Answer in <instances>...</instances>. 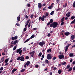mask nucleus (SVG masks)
Returning a JSON list of instances; mask_svg holds the SVG:
<instances>
[{
	"label": "nucleus",
	"mask_w": 75,
	"mask_h": 75,
	"mask_svg": "<svg viewBox=\"0 0 75 75\" xmlns=\"http://www.w3.org/2000/svg\"><path fill=\"white\" fill-rule=\"evenodd\" d=\"M58 25V23L56 22H53V23L50 25V27H53V28H56Z\"/></svg>",
	"instance_id": "f257e3e1"
},
{
	"label": "nucleus",
	"mask_w": 75,
	"mask_h": 75,
	"mask_svg": "<svg viewBox=\"0 0 75 75\" xmlns=\"http://www.w3.org/2000/svg\"><path fill=\"white\" fill-rule=\"evenodd\" d=\"M21 50V49L20 48L19 49H18L16 51V53H19V54H20V55H21L22 52L23 51V50Z\"/></svg>",
	"instance_id": "f03ea898"
},
{
	"label": "nucleus",
	"mask_w": 75,
	"mask_h": 75,
	"mask_svg": "<svg viewBox=\"0 0 75 75\" xmlns=\"http://www.w3.org/2000/svg\"><path fill=\"white\" fill-rule=\"evenodd\" d=\"M45 42L43 40H42V42H40L39 43V45L42 47H43V45H45Z\"/></svg>",
	"instance_id": "7ed1b4c3"
},
{
	"label": "nucleus",
	"mask_w": 75,
	"mask_h": 75,
	"mask_svg": "<svg viewBox=\"0 0 75 75\" xmlns=\"http://www.w3.org/2000/svg\"><path fill=\"white\" fill-rule=\"evenodd\" d=\"M47 59H51L52 58V56H51V54H48L47 57Z\"/></svg>",
	"instance_id": "20e7f679"
},
{
	"label": "nucleus",
	"mask_w": 75,
	"mask_h": 75,
	"mask_svg": "<svg viewBox=\"0 0 75 75\" xmlns=\"http://www.w3.org/2000/svg\"><path fill=\"white\" fill-rule=\"evenodd\" d=\"M53 20L52 19H51L50 20V22L47 23V25H50V24H52V23H53Z\"/></svg>",
	"instance_id": "39448f33"
},
{
	"label": "nucleus",
	"mask_w": 75,
	"mask_h": 75,
	"mask_svg": "<svg viewBox=\"0 0 75 75\" xmlns=\"http://www.w3.org/2000/svg\"><path fill=\"white\" fill-rule=\"evenodd\" d=\"M24 57V55H22L21 57L20 61H25L24 57Z\"/></svg>",
	"instance_id": "423d86ee"
},
{
	"label": "nucleus",
	"mask_w": 75,
	"mask_h": 75,
	"mask_svg": "<svg viewBox=\"0 0 75 75\" xmlns=\"http://www.w3.org/2000/svg\"><path fill=\"white\" fill-rule=\"evenodd\" d=\"M18 38V36H15L14 37H12L11 38V40L12 41H14L15 40H17Z\"/></svg>",
	"instance_id": "0eeeda50"
},
{
	"label": "nucleus",
	"mask_w": 75,
	"mask_h": 75,
	"mask_svg": "<svg viewBox=\"0 0 75 75\" xmlns=\"http://www.w3.org/2000/svg\"><path fill=\"white\" fill-rule=\"evenodd\" d=\"M59 59H61L64 58V55L62 54H61L59 56Z\"/></svg>",
	"instance_id": "6e6552de"
},
{
	"label": "nucleus",
	"mask_w": 75,
	"mask_h": 75,
	"mask_svg": "<svg viewBox=\"0 0 75 75\" xmlns=\"http://www.w3.org/2000/svg\"><path fill=\"white\" fill-rule=\"evenodd\" d=\"M34 53H35V51H33V52L30 53V55H31V57H34Z\"/></svg>",
	"instance_id": "1a4fd4ad"
},
{
	"label": "nucleus",
	"mask_w": 75,
	"mask_h": 75,
	"mask_svg": "<svg viewBox=\"0 0 75 75\" xmlns=\"http://www.w3.org/2000/svg\"><path fill=\"white\" fill-rule=\"evenodd\" d=\"M38 6L39 8H41L42 7V4H41V3H38Z\"/></svg>",
	"instance_id": "9d476101"
},
{
	"label": "nucleus",
	"mask_w": 75,
	"mask_h": 75,
	"mask_svg": "<svg viewBox=\"0 0 75 75\" xmlns=\"http://www.w3.org/2000/svg\"><path fill=\"white\" fill-rule=\"evenodd\" d=\"M64 34L66 36H68L70 34V33L69 32H66L64 33Z\"/></svg>",
	"instance_id": "9b49d317"
},
{
	"label": "nucleus",
	"mask_w": 75,
	"mask_h": 75,
	"mask_svg": "<svg viewBox=\"0 0 75 75\" xmlns=\"http://www.w3.org/2000/svg\"><path fill=\"white\" fill-rule=\"evenodd\" d=\"M45 62L46 64H49V61H48V59H46L45 61Z\"/></svg>",
	"instance_id": "f8f14e48"
},
{
	"label": "nucleus",
	"mask_w": 75,
	"mask_h": 75,
	"mask_svg": "<svg viewBox=\"0 0 75 75\" xmlns=\"http://www.w3.org/2000/svg\"><path fill=\"white\" fill-rule=\"evenodd\" d=\"M71 38L72 40H74L75 39V36H74V35H73L71 36Z\"/></svg>",
	"instance_id": "ddd939ff"
},
{
	"label": "nucleus",
	"mask_w": 75,
	"mask_h": 75,
	"mask_svg": "<svg viewBox=\"0 0 75 75\" xmlns=\"http://www.w3.org/2000/svg\"><path fill=\"white\" fill-rule=\"evenodd\" d=\"M73 55H74V53H71L69 54V56L70 57H72Z\"/></svg>",
	"instance_id": "4468645a"
},
{
	"label": "nucleus",
	"mask_w": 75,
	"mask_h": 75,
	"mask_svg": "<svg viewBox=\"0 0 75 75\" xmlns=\"http://www.w3.org/2000/svg\"><path fill=\"white\" fill-rule=\"evenodd\" d=\"M17 71V69H13L12 71V74H14V72H15V71Z\"/></svg>",
	"instance_id": "2eb2a0df"
},
{
	"label": "nucleus",
	"mask_w": 75,
	"mask_h": 75,
	"mask_svg": "<svg viewBox=\"0 0 75 75\" xmlns=\"http://www.w3.org/2000/svg\"><path fill=\"white\" fill-rule=\"evenodd\" d=\"M71 65H70V64H68L66 68V69H68L69 68H70V67Z\"/></svg>",
	"instance_id": "dca6fc26"
},
{
	"label": "nucleus",
	"mask_w": 75,
	"mask_h": 75,
	"mask_svg": "<svg viewBox=\"0 0 75 75\" xmlns=\"http://www.w3.org/2000/svg\"><path fill=\"white\" fill-rule=\"evenodd\" d=\"M8 60H9V58H8L5 60V63H7L8 62Z\"/></svg>",
	"instance_id": "f3484780"
},
{
	"label": "nucleus",
	"mask_w": 75,
	"mask_h": 75,
	"mask_svg": "<svg viewBox=\"0 0 75 75\" xmlns=\"http://www.w3.org/2000/svg\"><path fill=\"white\" fill-rule=\"evenodd\" d=\"M30 64V62L28 61L27 62V63H26V64L27 65V66H28Z\"/></svg>",
	"instance_id": "a211bd4d"
},
{
	"label": "nucleus",
	"mask_w": 75,
	"mask_h": 75,
	"mask_svg": "<svg viewBox=\"0 0 75 75\" xmlns=\"http://www.w3.org/2000/svg\"><path fill=\"white\" fill-rule=\"evenodd\" d=\"M17 42H18V40H15L14 43H13V44L14 45H16V44H17Z\"/></svg>",
	"instance_id": "6ab92c4d"
},
{
	"label": "nucleus",
	"mask_w": 75,
	"mask_h": 75,
	"mask_svg": "<svg viewBox=\"0 0 75 75\" xmlns=\"http://www.w3.org/2000/svg\"><path fill=\"white\" fill-rule=\"evenodd\" d=\"M53 8V6H51V5L50 6L48 7L49 9H52Z\"/></svg>",
	"instance_id": "aec40b11"
},
{
	"label": "nucleus",
	"mask_w": 75,
	"mask_h": 75,
	"mask_svg": "<svg viewBox=\"0 0 75 75\" xmlns=\"http://www.w3.org/2000/svg\"><path fill=\"white\" fill-rule=\"evenodd\" d=\"M67 5H68V4H67V3H65L64 4V5H63V7H64V8H65V7H67Z\"/></svg>",
	"instance_id": "412c9836"
},
{
	"label": "nucleus",
	"mask_w": 75,
	"mask_h": 75,
	"mask_svg": "<svg viewBox=\"0 0 75 75\" xmlns=\"http://www.w3.org/2000/svg\"><path fill=\"white\" fill-rule=\"evenodd\" d=\"M72 69V67H70V68L69 69L67 70L68 72H70L71 70Z\"/></svg>",
	"instance_id": "4be33fe9"
},
{
	"label": "nucleus",
	"mask_w": 75,
	"mask_h": 75,
	"mask_svg": "<svg viewBox=\"0 0 75 75\" xmlns=\"http://www.w3.org/2000/svg\"><path fill=\"white\" fill-rule=\"evenodd\" d=\"M74 18H75V17L74 16H72L71 18V20H74Z\"/></svg>",
	"instance_id": "5701e85b"
},
{
	"label": "nucleus",
	"mask_w": 75,
	"mask_h": 75,
	"mask_svg": "<svg viewBox=\"0 0 75 75\" xmlns=\"http://www.w3.org/2000/svg\"><path fill=\"white\" fill-rule=\"evenodd\" d=\"M61 72H62V71H61V70H59L58 71V73L59 74H61Z\"/></svg>",
	"instance_id": "b1692460"
},
{
	"label": "nucleus",
	"mask_w": 75,
	"mask_h": 75,
	"mask_svg": "<svg viewBox=\"0 0 75 75\" xmlns=\"http://www.w3.org/2000/svg\"><path fill=\"white\" fill-rule=\"evenodd\" d=\"M30 38H29L27 39L24 42V43L27 42H28V41H30Z\"/></svg>",
	"instance_id": "393cba45"
},
{
	"label": "nucleus",
	"mask_w": 75,
	"mask_h": 75,
	"mask_svg": "<svg viewBox=\"0 0 75 75\" xmlns=\"http://www.w3.org/2000/svg\"><path fill=\"white\" fill-rule=\"evenodd\" d=\"M17 20L18 21H20V16L17 17Z\"/></svg>",
	"instance_id": "a878e982"
},
{
	"label": "nucleus",
	"mask_w": 75,
	"mask_h": 75,
	"mask_svg": "<svg viewBox=\"0 0 75 75\" xmlns=\"http://www.w3.org/2000/svg\"><path fill=\"white\" fill-rule=\"evenodd\" d=\"M25 69H23L21 70V72H25Z\"/></svg>",
	"instance_id": "bb28decb"
},
{
	"label": "nucleus",
	"mask_w": 75,
	"mask_h": 75,
	"mask_svg": "<svg viewBox=\"0 0 75 75\" xmlns=\"http://www.w3.org/2000/svg\"><path fill=\"white\" fill-rule=\"evenodd\" d=\"M41 55H42V53L40 52L38 54V57H41Z\"/></svg>",
	"instance_id": "cd10ccee"
},
{
	"label": "nucleus",
	"mask_w": 75,
	"mask_h": 75,
	"mask_svg": "<svg viewBox=\"0 0 75 75\" xmlns=\"http://www.w3.org/2000/svg\"><path fill=\"white\" fill-rule=\"evenodd\" d=\"M30 19H28L27 21L26 22V23L27 24H28V23L30 22Z\"/></svg>",
	"instance_id": "c85d7f7f"
},
{
	"label": "nucleus",
	"mask_w": 75,
	"mask_h": 75,
	"mask_svg": "<svg viewBox=\"0 0 75 75\" xmlns=\"http://www.w3.org/2000/svg\"><path fill=\"white\" fill-rule=\"evenodd\" d=\"M34 37H35V36H34V35H33L30 37V38L32 39V38H34Z\"/></svg>",
	"instance_id": "c756f323"
},
{
	"label": "nucleus",
	"mask_w": 75,
	"mask_h": 75,
	"mask_svg": "<svg viewBox=\"0 0 75 75\" xmlns=\"http://www.w3.org/2000/svg\"><path fill=\"white\" fill-rule=\"evenodd\" d=\"M26 47H24L23 48V51L24 52H25L26 51Z\"/></svg>",
	"instance_id": "7c9ffc66"
},
{
	"label": "nucleus",
	"mask_w": 75,
	"mask_h": 75,
	"mask_svg": "<svg viewBox=\"0 0 75 75\" xmlns=\"http://www.w3.org/2000/svg\"><path fill=\"white\" fill-rule=\"evenodd\" d=\"M16 48H17V47H16V46H15L13 49V51H14V50H16Z\"/></svg>",
	"instance_id": "2f4dec72"
},
{
	"label": "nucleus",
	"mask_w": 75,
	"mask_h": 75,
	"mask_svg": "<svg viewBox=\"0 0 75 75\" xmlns=\"http://www.w3.org/2000/svg\"><path fill=\"white\" fill-rule=\"evenodd\" d=\"M68 50V47H66V49L65 50V52H67V50Z\"/></svg>",
	"instance_id": "473e14b6"
},
{
	"label": "nucleus",
	"mask_w": 75,
	"mask_h": 75,
	"mask_svg": "<svg viewBox=\"0 0 75 75\" xmlns=\"http://www.w3.org/2000/svg\"><path fill=\"white\" fill-rule=\"evenodd\" d=\"M48 15H49V13H46L45 16L47 17V16H48Z\"/></svg>",
	"instance_id": "72a5a7b5"
},
{
	"label": "nucleus",
	"mask_w": 75,
	"mask_h": 75,
	"mask_svg": "<svg viewBox=\"0 0 75 75\" xmlns=\"http://www.w3.org/2000/svg\"><path fill=\"white\" fill-rule=\"evenodd\" d=\"M72 6L73 7L75 8V1H74V2L73 3Z\"/></svg>",
	"instance_id": "f704fd0d"
},
{
	"label": "nucleus",
	"mask_w": 75,
	"mask_h": 75,
	"mask_svg": "<svg viewBox=\"0 0 75 75\" xmlns=\"http://www.w3.org/2000/svg\"><path fill=\"white\" fill-rule=\"evenodd\" d=\"M54 13V11H53L50 13V15H53Z\"/></svg>",
	"instance_id": "c9c22d12"
},
{
	"label": "nucleus",
	"mask_w": 75,
	"mask_h": 75,
	"mask_svg": "<svg viewBox=\"0 0 75 75\" xmlns=\"http://www.w3.org/2000/svg\"><path fill=\"white\" fill-rule=\"evenodd\" d=\"M62 23H61L60 24V25H63L64 24H65V22H61Z\"/></svg>",
	"instance_id": "e433bc0d"
},
{
	"label": "nucleus",
	"mask_w": 75,
	"mask_h": 75,
	"mask_svg": "<svg viewBox=\"0 0 75 75\" xmlns=\"http://www.w3.org/2000/svg\"><path fill=\"white\" fill-rule=\"evenodd\" d=\"M30 26H31V22H30L29 23L28 26V28H29V27H30Z\"/></svg>",
	"instance_id": "4c0bfd02"
},
{
	"label": "nucleus",
	"mask_w": 75,
	"mask_h": 75,
	"mask_svg": "<svg viewBox=\"0 0 75 75\" xmlns=\"http://www.w3.org/2000/svg\"><path fill=\"white\" fill-rule=\"evenodd\" d=\"M27 6H28V7H30L31 6V4H28Z\"/></svg>",
	"instance_id": "58836bf2"
},
{
	"label": "nucleus",
	"mask_w": 75,
	"mask_h": 75,
	"mask_svg": "<svg viewBox=\"0 0 75 75\" xmlns=\"http://www.w3.org/2000/svg\"><path fill=\"white\" fill-rule=\"evenodd\" d=\"M21 59V56H20L19 57H18L17 59V60H18V61H19V60H20V59Z\"/></svg>",
	"instance_id": "ea45409f"
},
{
	"label": "nucleus",
	"mask_w": 75,
	"mask_h": 75,
	"mask_svg": "<svg viewBox=\"0 0 75 75\" xmlns=\"http://www.w3.org/2000/svg\"><path fill=\"white\" fill-rule=\"evenodd\" d=\"M33 17H34V14H31V16H30L31 18H33Z\"/></svg>",
	"instance_id": "a19ab883"
},
{
	"label": "nucleus",
	"mask_w": 75,
	"mask_h": 75,
	"mask_svg": "<svg viewBox=\"0 0 75 75\" xmlns=\"http://www.w3.org/2000/svg\"><path fill=\"white\" fill-rule=\"evenodd\" d=\"M51 49H48L47 51V52H51Z\"/></svg>",
	"instance_id": "79ce46f5"
},
{
	"label": "nucleus",
	"mask_w": 75,
	"mask_h": 75,
	"mask_svg": "<svg viewBox=\"0 0 75 75\" xmlns=\"http://www.w3.org/2000/svg\"><path fill=\"white\" fill-rule=\"evenodd\" d=\"M45 20V19L44 18H43L42 17V18L41 19V20L42 21H44Z\"/></svg>",
	"instance_id": "37998d69"
},
{
	"label": "nucleus",
	"mask_w": 75,
	"mask_h": 75,
	"mask_svg": "<svg viewBox=\"0 0 75 75\" xmlns=\"http://www.w3.org/2000/svg\"><path fill=\"white\" fill-rule=\"evenodd\" d=\"M66 16H67V17H70V14H68L67 13L66 14Z\"/></svg>",
	"instance_id": "c03bdc74"
},
{
	"label": "nucleus",
	"mask_w": 75,
	"mask_h": 75,
	"mask_svg": "<svg viewBox=\"0 0 75 75\" xmlns=\"http://www.w3.org/2000/svg\"><path fill=\"white\" fill-rule=\"evenodd\" d=\"M57 59V57H54L52 58L53 60H55V59Z\"/></svg>",
	"instance_id": "a18cd8bd"
},
{
	"label": "nucleus",
	"mask_w": 75,
	"mask_h": 75,
	"mask_svg": "<svg viewBox=\"0 0 75 75\" xmlns=\"http://www.w3.org/2000/svg\"><path fill=\"white\" fill-rule=\"evenodd\" d=\"M62 65H67V63L66 62H64L62 63Z\"/></svg>",
	"instance_id": "49530a36"
},
{
	"label": "nucleus",
	"mask_w": 75,
	"mask_h": 75,
	"mask_svg": "<svg viewBox=\"0 0 75 75\" xmlns=\"http://www.w3.org/2000/svg\"><path fill=\"white\" fill-rule=\"evenodd\" d=\"M25 58H26V59H29V57L26 56L25 57Z\"/></svg>",
	"instance_id": "de8ad7c7"
},
{
	"label": "nucleus",
	"mask_w": 75,
	"mask_h": 75,
	"mask_svg": "<svg viewBox=\"0 0 75 75\" xmlns=\"http://www.w3.org/2000/svg\"><path fill=\"white\" fill-rule=\"evenodd\" d=\"M4 68L3 67H1V68L0 69V71H2L3 70Z\"/></svg>",
	"instance_id": "09e8293b"
},
{
	"label": "nucleus",
	"mask_w": 75,
	"mask_h": 75,
	"mask_svg": "<svg viewBox=\"0 0 75 75\" xmlns=\"http://www.w3.org/2000/svg\"><path fill=\"white\" fill-rule=\"evenodd\" d=\"M71 45V44H68L67 46H66V47H67L68 48V47H69Z\"/></svg>",
	"instance_id": "8fccbe9b"
},
{
	"label": "nucleus",
	"mask_w": 75,
	"mask_h": 75,
	"mask_svg": "<svg viewBox=\"0 0 75 75\" xmlns=\"http://www.w3.org/2000/svg\"><path fill=\"white\" fill-rule=\"evenodd\" d=\"M75 22L74 21H72L71 22V24H74V23Z\"/></svg>",
	"instance_id": "3c124183"
},
{
	"label": "nucleus",
	"mask_w": 75,
	"mask_h": 75,
	"mask_svg": "<svg viewBox=\"0 0 75 75\" xmlns=\"http://www.w3.org/2000/svg\"><path fill=\"white\" fill-rule=\"evenodd\" d=\"M60 1V0H56V3H59V1Z\"/></svg>",
	"instance_id": "603ef678"
},
{
	"label": "nucleus",
	"mask_w": 75,
	"mask_h": 75,
	"mask_svg": "<svg viewBox=\"0 0 75 75\" xmlns=\"http://www.w3.org/2000/svg\"><path fill=\"white\" fill-rule=\"evenodd\" d=\"M24 66V67H25V68H26V67H27L26 64H25Z\"/></svg>",
	"instance_id": "864d4df0"
},
{
	"label": "nucleus",
	"mask_w": 75,
	"mask_h": 75,
	"mask_svg": "<svg viewBox=\"0 0 75 75\" xmlns=\"http://www.w3.org/2000/svg\"><path fill=\"white\" fill-rule=\"evenodd\" d=\"M24 31H27V28H25L24 29Z\"/></svg>",
	"instance_id": "5fc2aeb1"
},
{
	"label": "nucleus",
	"mask_w": 75,
	"mask_h": 75,
	"mask_svg": "<svg viewBox=\"0 0 75 75\" xmlns=\"http://www.w3.org/2000/svg\"><path fill=\"white\" fill-rule=\"evenodd\" d=\"M8 64V63H6L5 64L4 66H6V65H7Z\"/></svg>",
	"instance_id": "6e6d98bb"
},
{
	"label": "nucleus",
	"mask_w": 75,
	"mask_h": 75,
	"mask_svg": "<svg viewBox=\"0 0 75 75\" xmlns=\"http://www.w3.org/2000/svg\"><path fill=\"white\" fill-rule=\"evenodd\" d=\"M47 36L48 37H50L51 36V34L50 33H48L47 35Z\"/></svg>",
	"instance_id": "4d7b16f0"
},
{
	"label": "nucleus",
	"mask_w": 75,
	"mask_h": 75,
	"mask_svg": "<svg viewBox=\"0 0 75 75\" xmlns=\"http://www.w3.org/2000/svg\"><path fill=\"white\" fill-rule=\"evenodd\" d=\"M35 68H38V65H36L35 66Z\"/></svg>",
	"instance_id": "13d9d810"
},
{
	"label": "nucleus",
	"mask_w": 75,
	"mask_h": 75,
	"mask_svg": "<svg viewBox=\"0 0 75 75\" xmlns=\"http://www.w3.org/2000/svg\"><path fill=\"white\" fill-rule=\"evenodd\" d=\"M16 25H17V26H20V24L18 23H16Z\"/></svg>",
	"instance_id": "bf43d9fd"
},
{
	"label": "nucleus",
	"mask_w": 75,
	"mask_h": 75,
	"mask_svg": "<svg viewBox=\"0 0 75 75\" xmlns=\"http://www.w3.org/2000/svg\"><path fill=\"white\" fill-rule=\"evenodd\" d=\"M13 59L10 60L9 61V62H13Z\"/></svg>",
	"instance_id": "052dcab7"
},
{
	"label": "nucleus",
	"mask_w": 75,
	"mask_h": 75,
	"mask_svg": "<svg viewBox=\"0 0 75 75\" xmlns=\"http://www.w3.org/2000/svg\"><path fill=\"white\" fill-rule=\"evenodd\" d=\"M41 18L42 17L41 16H40L39 18V20H41Z\"/></svg>",
	"instance_id": "680f3d73"
},
{
	"label": "nucleus",
	"mask_w": 75,
	"mask_h": 75,
	"mask_svg": "<svg viewBox=\"0 0 75 75\" xmlns=\"http://www.w3.org/2000/svg\"><path fill=\"white\" fill-rule=\"evenodd\" d=\"M45 49L44 48H43L42 50V52H45Z\"/></svg>",
	"instance_id": "e2e57ef3"
},
{
	"label": "nucleus",
	"mask_w": 75,
	"mask_h": 75,
	"mask_svg": "<svg viewBox=\"0 0 75 75\" xmlns=\"http://www.w3.org/2000/svg\"><path fill=\"white\" fill-rule=\"evenodd\" d=\"M44 54H43L42 55V58H44Z\"/></svg>",
	"instance_id": "0e129e2a"
},
{
	"label": "nucleus",
	"mask_w": 75,
	"mask_h": 75,
	"mask_svg": "<svg viewBox=\"0 0 75 75\" xmlns=\"http://www.w3.org/2000/svg\"><path fill=\"white\" fill-rule=\"evenodd\" d=\"M72 64H73V65H75V61H74L72 62Z\"/></svg>",
	"instance_id": "69168bd1"
},
{
	"label": "nucleus",
	"mask_w": 75,
	"mask_h": 75,
	"mask_svg": "<svg viewBox=\"0 0 75 75\" xmlns=\"http://www.w3.org/2000/svg\"><path fill=\"white\" fill-rule=\"evenodd\" d=\"M5 54H6V53H4V52L2 53V55H5Z\"/></svg>",
	"instance_id": "338daca9"
},
{
	"label": "nucleus",
	"mask_w": 75,
	"mask_h": 75,
	"mask_svg": "<svg viewBox=\"0 0 75 75\" xmlns=\"http://www.w3.org/2000/svg\"><path fill=\"white\" fill-rule=\"evenodd\" d=\"M74 47H75V44L73 45L72 47H71V48H74Z\"/></svg>",
	"instance_id": "774afa93"
}]
</instances>
